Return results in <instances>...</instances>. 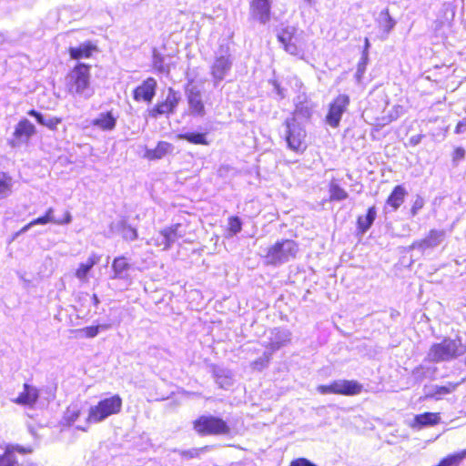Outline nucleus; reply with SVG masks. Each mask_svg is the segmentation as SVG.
I'll use <instances>...</instances> for the list:
<instances>
[{"label":"nucleus","instance_id":"1","mask_svg":"<svg viewBox=\"0 0 466 466\" xmlns=\"http://www.w3.org/2000/svg\"><path fill=\"white\" fill-rule=\"evenodd\" d=\"M466 352V345L461 339L444 338L439 343L431 346L428 357L431 362H441L454 360Z\"/></svg>","mask_w":466,"mask_h":466},{"label":"nucleus","instance_id":"2","mask_svg":"<svg viewBox=\"0 0 466 466\" xmlns=\"http://www.w3.org/2000/svg\"><path fill=\"white\" fill-rule=\"evenodd\" d=\"M193 430L199 436L229 435L231 428L221 417L200 415L192 421Z\"/></svg>","mask_w":466,"mask_h":466},{"label":"nucleus","instance_id":"3","mask_svg":"<svg viewBox=\"0 0 466 466\" xmlns=\"http://www.w3.org/2000/svg\"><path fill=\"white\" fill-rule=\"evenodd\" d=\"M122 398L117 394L104 398L89 409L86 422H101L109 416L118 414L122 410Z\"/></svg>","mask_w":466,"mask_h":466},{"label":"nucleus","instance_id":"4","mask_svg":"<svg viewBox=\"0 0 466 466\" xmlns=\"http://www.w3.org/2000/svg\"><path fill=\"white\" fill-rule=\"evenodd\" d=\"M299 251L298 243L292 239H282L268 248L264 256L267 265H279L294 258Z\"/></svg>","mask_w":466,"mask_h":466},{"label":"nucleus","instance_id":"5","mask_svg":"<svg viewBox=\"0 0 466 466\" xmlns=\"http://www.w3.org/2000/svg\"><path fill=\"white\" fill-rule=\"evenodd\" d=\"M287 128L286 141L289 149L296 153H303L307 147V132L300 126L295 115L284 122Z\"/></svg>","mask_w":466,"mask_h":466},{"label":"nucleus","instance_id":"6","mask_svg":"<svg viewBox=\"0 0 466 466\" xmlns=\"http://www.w3.org/2000/svg\"><path fill=\"white\" fill-rule=\"evenodd\" d=\"M187 226L188 222L176 223L162 228L157 236L152 238L153 245L162 250L169 249L176 240L183 238L187 235L186 228Z\"/></svg>","mask_w":466,"mask_h":466},{"label":"nucleus","instance_id":"7","mask_svg":"<svg viewBox=\"0 0 466 466\" xmlns=\"http://www.w3.org/2000/svg\"><path fill=\"white\" fill-rule=\"evenodd\" d=\"M90 83V66L77 63L67 74V89L72 94H81Z\"/></svg>","mask_w":466,"mask_h":466},{"label":"nucleus","instance_id":"8","mask_svg":"<svg viewBox=\"0 0 466 466\" xmlns=\"http://www.w3.org/2000/svg\"><path fill=\"white\" fill-rule=\"evenodd\" d=\"M317 390L321 394L354 396L362 392L363 386L357 380H338L331 381L328 385H319Z\"/></svg>","mask_w":466,"mask_h":466},{"label":"nucleus","instance_id":"9","mask_svg":"<svg viewBox=\"0 0 466 466\" xmlns=\"http://www.w3.org/2000/svg\"><path fill=\"white\" fill-rule=\"evenodd\" d=\"M350 97L347 94H339L329 103L325 120L329 126L336 128L339 126L342 115L348 110Z\"/></svg>","mask_w":466,"mask_h":466},{"label":"nucleus","instance_id":"10","mask_svg":"<svg viewBox=\"0 0 466 466\" xmlns=\"http://www.w3.org/2000/svg\"><path fill=\"white\" fill-rule=\"evenodd\" d=\"M180 101V96L172 87L167 90L165 100L157 102L154 106L147 110L149 118L156 119L163 115H171L176 111Z\"/></svg>","mask_w":466,"mask_h":466},{"label":"nucleus","instance_id":"11","mask_svg":"<svg viewBox=\"0 0 466 466\" xmlns=\"http://www.w3.org/2000/svg\"><path fill=\"white\" fill-rule=\"evenodd\" d=\"M35 133L36 128L35 125L27 118H21L15 126L12 137L8 140V145L12 147H16L22 144H26Z\"/></svg>","mask_w":466,"mask_h":466},{"label":"nucleus","instance_id":"12","mask_svg":"<svg viewBox=\"0 0 466 466\" xmlns=\"http://www.w3.org/2000/svg\"><path fill=\"white\" fill-rule=\"evenodd\" d=\"M157 88V80L154 77H147L133 90V99L150 104L156 96Z\"/></svg>","mask_w":466,"mask_h":466},{"label":"nucleus","instance_id":"13","mask_svg":"<svg viewBox=\"0 0 466 466\" xmlns=\"http://www.w3.org/2000/svg\"><path fill=\"white\" fill-rule=\"evenodd\" d=\"M270 0H250L249 2V14L250 17L265 24L270 20Z\"/></svg>","mask_w":466,"mask_h":466},{"label":"nucleus","instance_id":"14","mask_svg":"<svg viewBox=\"0 0 466 466\" xmlns=\"http://www.w3.org/2000/svg\"><path fill=\"white\" fill-rule=\"evenodd\" d=\"M232 62L229 55L217 56L210 66V74L215 82H220L229 72Z\"/></svg>","mask_w":466,"mask_h":466},{"label":"nucleus","instance_id":"15","mask_svg":"<svg viewBox=\"0 0 466 466\" xmlns=\"http://www.w3.org/2000/svg\"><path fill=\"white\" fill-rule=\"evenodd\" d=\"M444 236L443 231L431 229L425 238L412 242L410 248L413 249L425 250L438 246Z\"/></svg>","mask_w":466,"mask_h":466},{"label":"nucleus","instance_id":"16","mask_svg":"<svg viewBox=\"0 0 466 466\" xmlns=\"http://www.w3.org/2000/svg\"><path fill=\"white\" fill-rule=\"evenodd\" d=\"M441 417L440 412L426 411L414 416L410 423L412 429H422L424 427H433L441 423Z\"/></svg>","mask_w":466,"mask_h":466},{"label":"nucleus","instance_id":"17","mask_svg":"<svg viewBox=\"0 0 466 466\" xmlns=\"http://www.w3.org/2000/svg\"><path fill=\"white\" fill-rule=\"evenodd\" d=\"M113 279H124L128 277V272L132 268L130 259L125 255H119L114 258L111 263Z\"/></svg>","mask_w":466,"mask_h":466},{"label":"nucleus","instance_id":"18","mask_svg":"<svg viewBox=\"0 0 466 466\" xmlns=\"http://www.w3.org/2000/svg\"><path fill=\"white\" fill-rule=\"evenodd\" d=\"M408 192L403 185H396L387 197L385 206L390 207L391 211L398 210L405 201Z\"/></svg>","mask_w":466,"mask_h":466},{"label":"nucleus","instance_id":"19","mask_svg":"<svg viewBox=\"0 0 466 466\" xmlns=\"http://www.w3.org/2000/svg\"><path fill=\"white\" fill-rule=\"evenodd\" d=\"M97 51L96 44L87 41L78 46H71L68 48V54L74 60H79L82 58H89L92 55Z\"/></svg>","mask_w":466,"mask_h":466},{"label":"nucleus","instance_id":"20","mask_svg":"<svg viewBox=\"0 0 466 466\" xmlns=\"http://www.w3.org/2000/svg\"><path fill=\"white\" fill-rule=\"evenodd\" d=\"M187 99L193 116H202L205 115V105L199 90L190 89L187 94Z\"/></svg>","mask_w":466,"mask_h":466},{"label":"nucleus","instance_id":"21","mask_svg":"<svg viewBox=\"0 0 466 466\" xmlns=\"http://www.w3.org/2000/svg\"><path fill=\"white\" fill-rule=\"evenodd\" d=\"M54 209L49 208L46 209L45 214L32 220L34 226L35 225H46L47 223H54L58 225L68 224L71 221V215L69 211H66L61 218H55L53 216Z\"/></svg>","mask_w":466,"mask_h":466},{"label":"nucleus","instance_id":"22","mask_svg":"<svg viewBox=\"0 0 466 466\" xmlns=\"http://www.w3.org/2000/svg\"><path fill=\"white\" fill-rule=\"evenodd\" d=\"M172 149V144L167 141H159L154 148L145 151L144 157L150 161L161 159L166 155L171 153Z\"/></svg>","mask_w":466,"mask_h":466},{"label":"nucleus","instance_id":"23","mask_svg":"<svg viewBox=\"0 0 466 466\" xmlns=\"http://www.w3.org/2000/svg\"><path fill=\"white\" fill-rule=\"evenodd\" d=\"M91 125L103 131L113 130L116 126V117L112 111L101 113L96 118L93 119Z\"/></svg>","mask_w":466,"mask_h":466},{"label":"nucleus","instance_id":"24","mask_svg":"<svg viewBox=\"0 0 466 466\" xmlns=\"http://www.w3.org/2000/svg\"><path fill=\"white\" fill-rule=\"evenodd\" d=\"M99 260L100 257L97 254H91L86 262L79 264L75 271V276L81 281H86L90 270Z\"/></svg>","mask_w":466,"mask_h":466},{"label":"nucleus","instance_id":"25","mask_svg":"<svg viewBox=\"0 0 466 466\" xmlns=\"http://www.w3.org/2000/svg\"><path fill=\"white\" fill-rule=\"evenodd\" d=\"M377 217L376 208L371 206L368 208L365 216H359L356 220L357 229L359 233H365L372 226Z\"/></svg>","mask_w":466,"mask_h":466},{"label":"nucleus","instance_id":"26","mask_svg":"<svg viewBox=\"0 0 466 466\" xmlns=\"http://www.w3.org/2000/svg\"><path fill=\"white\" fill-rule=\"evenodd\" d=\"M38 399V390L27 383L24 384V390L14 400L21 405H33Z\"/></svg>","mask_w":466,"mask_h":466},{"label":"nucleus","instance_id":"27","mask_svg":"<svg viewBox=\"0 0 466 466\" xmlns=\"http://www.w3.org/2000/svg\"><path fill=\"white\" fill-rule=\"evenodd\" d=\"M279 40L283 44L287 52L296 55L299 52L298 38L291 31H281L279 35Z\"/></svg>","mask_w":466,"mask_h":466},{"label":"nucleus","instance_id":"28","mask_svg":"<svg viewBox=\"0 0 466 466\" xmlns=\"http://www.w3.org/2000/svg\"><path fill=\"white\" fill-rule=\"evenodd\" d=\"M27 114L36 120L38 124L41 126L46 127L50 130H56L57 126L62 123V118L58 116H54L49 118L48 120L45 119L43 115L35 109H30Z\"/></svg>","mask_w":466,"mask_h":466},{"label":"nucleus","instance_id":"29","mask_svg":"<svg viewBox=\"0 0 466 466\" xmlns=\"http://www.w3.org/2000/svg\"><path fill=\"white\" fill-rule=\"evenodd\" d=\"M329 200L341 201L348 198V192L338 183V180L332 178L329 183Z\"/></svg>","mask_w":466,"mask_h":466},{"label":"nucleus","instance_id":"30","mask_svg":"<svg viewBox=\"0 0 466 466\" xmlns=\"http://www.w3.org/2000/svg\"><path fill=\"white\" fill-rule=\"evenodd\" d=\"M177 137L193 145L208 146L209 144V140L207 137V133L187 132L178 134Z\"/></svg>","mask_w":466,"mask_h":466},{"label":"nucleus","instance_id":"31","mask_svg":"<svg viewBox=\"0 0 466 466\" xmlns=\"http://www.w3.org/2000/svg\"><path fill=\"white\" fill-rule=\"evenodd\" d=\"M459 382H448L443 386H436L431 393L425 396L426 399L440 400L443 396L453 392L459 386Z\"/></svg>","mask_w":466,"mask_h":466},{"label":"nucleus","instance_id":"32","mask_svg":"<svg viewBox=\"0 0 466 466\" xmlns=\"http://www.w3.org/2000/svg\"><path fill=\"white\" fill-rule=\"evenodd\" d=\"M465 458L466 449L443 457L435 466H460L461 462Z\"/></svg>","mask_w":466,"mask_h":466},{"label":"nucleus","instance_id":"33","mask_svg":"<svg viewBox=\"0 0 466 466\" xmlns=\"http://www.w3.org/2000/svg\"><path fill=\"white\" fill-rule=\"evenodd\" d=\"M242 230V221L238 216H230L228 218L227 231L230 236L236 235Z\"/></svg>","mask_w":466,"mask_h":466},{"label":"nucleus","instance_id":"34","mask_svg":"<svg viewBox=\"0 0 466 466\" xmlns=\"http://www.w3.org/2000/svg\"><path fill=\"white\" fill-rule=\"evenodd\" d=\"M34 449L31 446H22L19 444L15 445H7L5 449V451L8 454L11 458H15V453L18 452L21 454H29L32 453Z\"/></svg>","mask_w":466,"mask_h":466},{"label":"nucleus","instance_id":"35","mask_svg":"<svg viewBox=\"0 0 466 466\" xmlns=\"http://www.w3.org/2000/svg\"><path fill=\"white\" fill-rule=\"evenodd\" d=\"M101 328L106 329V326L91 325V326H87V327H85L82 329H78L75 330V332L81 334V336L83 338L92 339V338H95L96 336H97Z\"/></svg>","mask_w":466,"mask_h":466},{"label":"nucleus","instance_id":"36","mask_svg":"<svg viewBox=\"0 0 466 466\" xmlns=\"http://www.w3.org/2000/svg\"><path fill=\"white\" fill-rule=\"evenodd\" d=\"M13 180L10 175L0 172V195H7L12 190Z\"/></svg>","mask_w":466,"mask_h":466},{"label":"nucleus","instance_id":"37","mask_svg":"<svg viewBox=\"0 0 466 466\" xmlns=\"http://www.w3.org/2000/svg\"><path fill=\"white\" fill-rule=\"evenodd\" d=\"M209 448L210 446L205 445L200 448L183 450L179 451V455L184 459H196L198 458L202 452L208 451Z\"/></svg>","mask_w":466,"mask_h":466},{"label":"nucleus","instance_id":"38","mask_svg":"<svg viewBox=\"0 0 466 466\" xmlns=\"http://www.w3.org/2000/svg\"><path fill=\"white\" fill-rule=\"evenodd\" d=\"M378 21L382 29H391L395 25V21L390 17L387 9L380 13Z\"/></svg>","mask_w":466,"mask_h":466},{"label":"nucleus","instance_id":"39","mask_svg":"<svg viewBox=\"0 0 466 466\" xmlns=\"http://www.w3.org/2000/svg\"><path fill=\"white\" fill-rule=\"evenodd\" d=\"M80 413V410L76 408H67L64 415V420L67 424H72L79 418Z\"/></svg>","mask_w":466,"mask_h":466},{"label":"nucleus","instance_id":"40","mask_svg":"<svg viewBox=\"0 0 466 466\" xmlns=\"http://www.w3.org/2000/svg\"><path fill=\"white\" fill-rule=\"evenodd\" d=\"M425 200L421 196H417L411 204L410 213L412 217L416 216L418 212L423 208Z\"/></svg>","mask_w":466,"mask_h":466},{"label":"nucleus","instance_id":"41","mask_svg":"<svg viewBox=\"0 0 466 466\" xmlns=\"http://www.w3.org/2000/svg\"><path fill=\"white\" fill-rule=\"evenodd\" d=\"M122 237L126 241H133L138 237L137 230L130 226L125 227Z\"/></svg>","mask_w":466,"mask_h":466},{"label":"nucleus","instance_id":"42","mask_svg":"<svg viewBox=\"0 0 466 466\" xmlns=\"http://www.w3.org/2000/svg\"><path fill=\"white\" fill-rule=\"evenodd\" d=\"M465 155L466 151L462 147H456L451 153L452 162L457 165L465 157Z\"/></svg>","mask_w":466,"mask_h":466},{"label":"nucleus","instance_id":"43","mask_svg":"<svg viewBox=\"0 0 466 466\" xmlns=\"http://www.w3.org/2000/svg\"><path fill=\"white\" fill-rule=\"evenodd\" d=\"M16 464L17 461L15 458L9 457L5 451L0 455V466H16Z\"/></svg>","mask_w":466,"mask_h":466},{"label":"nucleus","instance_id":"44","mask_svg":"<svg viewBox=\"0 0 466 466\" xmlns=\"http://www.w3.org/2000/svg\"><path fill=\"white\" fill-rule=\"evenodd\" d=\"M289 466H317L306 458H298L290 462Z\"/></svg>","mask_w":466,"mask_h":466},{"label":"nucleus","instance_id":"45","mask_svg":"<svg viewBox=\"0 0 466 466\" xmlns=\"http://www.w3.org/2000/svg\"><path fill=\"white\" fill-rule=\"evenodd\" d=\"M269 360H270V354L266 355L265 359H258V360H254L251 365L253 368L259 370V369L264 368L268 363Z\"/></svg>","mask_w":466,"mask_h":466},{"label":"nucleus","instance_id":"46","mask_svg":"<svg viewBox=\"0 0 466 466\" xmlns=\"http://www.w3.org/2000/svg\"><path fill=\"white\" fill-rule=\"evenodd\" d=\"M466 127V120L459 121L455 127L454 132L460 134Z\"/></svg>","mask_w":466,"mask_h":466},{"label":"nucleus","instance_id":"47","mask_svg":"<svg viewBox=\"0 0 466 466\" xmlns=\"http://www.w3.org/2000/svg\"><path fill=\"white\" fill-rule=\"evenodd\" d=\"M33 226H34V225H33L32 220H31L29 223H27L26 225H25V226H24V227H23L19 231H17V232L15 233V236H18V235H20V234H22V233H24V232H25V231H27V230H28L31 227H33Z\"/></svg>","mask_w":466,"mask_h":466},{"label":"nucleus","instance_id":"48","mask_svg":"<svg viewBox=\"0 0 466 466\" xmlns=\"http://www.w3.org/2000/svg\"><path fill=\"white\" fill-rule=\"evenodd\" d=\"M92 299L95 305H97L99 303V299L96 294L93 295Z\"/></svg>","mask_w":466,"mask_h":466},{"label":"nucleus","instance_id":"49","mask_svg":"<svg viewBox=\"0 0 466 466\" xmlns=\"http://www.w3.org/2000/svg\"><path fill=\"white\" fill-rule=\"evenodd\" d=\"M391 120H392L391 118H389V119L387 120V123L391 122Z\"/></svg>","mask_w":466,"mask_h":466},{"label":"nucleus","instance_id":"50","mask_svg":"<svg viewBox=\"0 0 466 466\" xmlns=\"http://www.w3.org/2000/svg\"><path fill=\"white\" fill-rule=\"evenodd\" d=\"M465 364H466V358H465Z\"/></svg>","mask_w":466,"mask_h":466}]
</instances>
